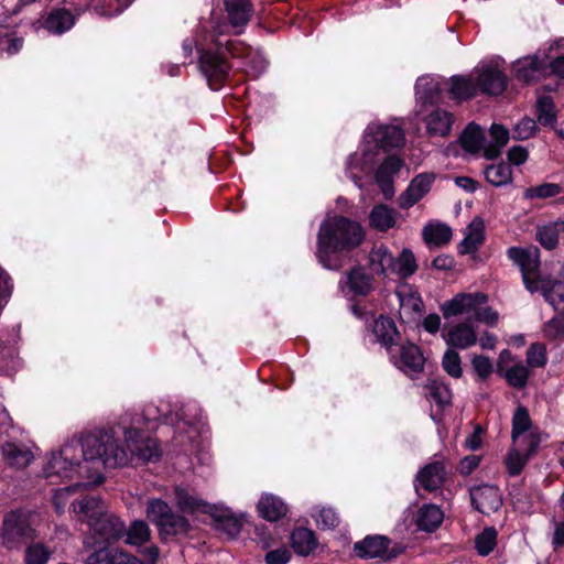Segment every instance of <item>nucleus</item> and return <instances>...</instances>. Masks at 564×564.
<instances>
[{"instance_id":"obj_56","label":"nucleus","mask_w":564,"mask_h":564,"mask_svg":"<svg viewBox=\"0 0 564 564\" xmlns=\"http://www.w3.org/2000/svg\"><path fill=\"white\" fill-rule=\"evenodd\" d=\"M471 365L480 380H487L492 373V362L487 356L476 355L471 360Z\"/></svg>"},{"instance_id":"obj_28","label":"nucleus","mask_w":564,"mask_h":564,"mask_svg":"<svg viewBox=\"0 0 564 564\" xmlns=\"http://www.w3.org/2000/svg\"><path fill=\"white\" fill-rule=\"evenodd\" d=\"M257 510L261 518L269 522H275L284 518L288 507L284 501L274 495H263L257 503Z\"/></svg>"},{"instance_id":"obj_15","label":"nucleus","mask_w":564,"mask_h":564,"mask_svg":"<svg viewBox=\"0 0 564 564\" xmlns=\"http://www.w3.org/2000/svg\"><path fill=\"white\" fill-rule=\"evenodd\" d=\"M209 517L213 520L214 528L226 534L228 540H236L243 525V514H236L229 508H219L214 506Z\"/></svg>"},{"instance_id":"obj_49","label":"nucleus","mask_w":564,"mask_h":564,"mask_svg":"<svg viewBox=\"0 0 564 564\" xmlns=\"http://www.w3.org/2000/svg\"><path fill=\"white\" fill-rule=\"evenodd\" d=\"M527 364L531 368H543L547 364V350L543 343L536 341L527 350Z\"/></svg>"},{"instance_id":"obj_19","label":"nucleus","mask_w":564,"mask_h":564,"mask_svg":"<svg viewBox=\"0 0 564 564\" xmlns=\"http://www.w3.org/2000/svg\"><path fill=\"white\" fill-rule=\"evenodd\" d=\"M416 481L429 492L441 489L446 481V468L444 463L435 460L426 464L419 470Z\"/></svg>"},{"instance_id":"obj_61","label":"nucleus","mask_w":564,"mask_h":564,"mask_svg":"<svg viewBox=\"0 0 564 564\" xmlns=\"http://www.w3.org/2000/svg\"><path fill=\"white\" fill-rule=\"evenodd\" d=\"M507 158L510 164L520 166L527 162L529 152L524 147L513 145L507 152Z\"/></svg>"},{"instance_id":"obj_4","label":"nucleus","mask_w":564,"mask_h":564,"mask_svg":"<svg viewBox=\"0 0 564 564\" xmlns=\"http://www.w3.org/2000/svg\"><path fill=\"white\" fill-rule=\"evenodd\" d=\"M147 517L158 528L162 543L180 542L192 538L194 527L189 520L174 512L170 505L160 498L149 500Z\"/></svg>"},{"instance_id":"obj_47","label":"nucleus","mask_w":564,"mask_h":564,"mask_svg":"<svg viewBox=\"0 0 564 564\" xmlns=\"http://www.w3.org/2000/svg\"><path fill=\"white\" fill-rule=\"evenodd\" d=\"M133 0H99L94 11L99 17L112 18L122 13Z\"/></svg>"},{"instance_id":"obj_22","label":"nucleus","mask_w":564,"mask_h":564,"mask_svg":"<svg viewBox=\"0 0 564 564\" xmlns=\"http://www.w3.org/2000/svg\"><path fill=\"white\" fill-rule=\"evenodd\" d=\"M2 455L6 464L15 469L26 468L34 459L32 451L26 445L14 442L2 445Z\"/></svg>"},{"instance_id":"obj_44","label":"nucleus","mask_w":564,"mask_h":564,"mask_svg":"<svg viewBox=\"0 0 564 564\" xmlns=\"http://www.w3.org/2000/svg\"><path fill=\"white\" fill-rule=\"evenodd\" d=\"M563 192V187L556 183H541L535 186H530L523 192V199H546L557 196Z\"/></svg>"},{"instance_id":"obj_20","label":"nucleus","mask_w":564,"mask_h":564,"mask_svg":"<svg viewBox=\"0 0 564 564\" xmlns=\"http://www.w3.org/2000/svg\"><path fill=\"white\" fill-rule=\"evenodd\" d=\"M507 256L519 267L521 275L539 273L541 262L538 248L530 250L521 247H510L507 250Z\"/></svg>"},{"instance_id":"obj_57","label":"nucleus","mask_w":564,"mask_h":564,"mask_svg":"<svg viewBox=\"0 0 564 564\" xmlns=\"http://www.w3.org/2000/svg\"><path fill=\"white\" fill-rule=\"evenodd\" d=\"M13 291V282L7 271L0 267V308L9 301Z\"/></svg>"},{"instance_id":"obj_43","label":"nucleus","mask_w":564,"mask_h":564,"mask_svg":"<svg viewBox=\"0 0 564 564\" xmlns=\"http://www.w3.org/2000/svg\"><path fill=\"white\" fill-rule=\"evenodd\" d=\"M124 535L127 544L141 546L150 540L151 530L144 520H134L126 528Z\"/></svg>"},{"instance_id":"obj_13","label":"nucleus","mask_w":564,"mask_h":564,"mask_svg":"<svg viewBox=\"0 0 564 564\" xmlns=\"http://www.w3.org/2000/svg\"><path fill=\"white\" fill-rule=\"evenodd\" d=\"M89 524L98 539L105 543H111L120 540L126 532L123 521L115 514L101 512L90 521Z\"/></svg>"},{"instance_id":"obj_48","label":"nucleus","mask_w":564,"mask_h":564,"mask_svg":"<svg viewBox=\"0 0 564 564\" xmlns=\"http://www.w3.org/2000/svg\"><path fill=\"white\" fill-rule=\"evenodd\" d=\"M530 372L522 364L510 367L503 375L507 383L514 389H523L528 384Z\"/></svg>"},{"instance_id":"obj_50","label":"nucleus","mask_w":564,"mask_h":564,"mask_svg":"<svg viewBox=\"0 0 564 564\" xmlns=\"http://www.w3.org/2000/svg\"><path fill=\"white\" fill-rule=\"evenodd\" d=\"M442 367L452 378L459 379L463 376L462 359L459 354L454 349H447L444 352Z\"/></svg>"},{"instance_id":"obj_9","label":"nucleus","mask_w":564,"mask_h":564,"mask_svg":"<svg viewBox=\"0 0 564 564\" xmlns=\"http://www.w3.org/2000/svg\"><path fill=\"white\" fill-rule=\"evenodd\" d=\"M34 529L29 521L15 512H11L3 520L1 532L2 544L7 550H18L28 539H33Z\"/></svg>"},{"instance_id":"obj_10","label":"nucleus","mask_w":564,"mask_h":564,"mask_svg":"<svg viewBox=\"0 0 564 564\" xmlns=\"http://www.w3.org/2000/svg\"><path fill=\"white\" fill-rule=\"evenodd\" d=\"M471 506L481 513L496 512L502 506V496L496 485L481 484L469 489Z\"/></svg>"},{"instance_id":"obj_11","label":"nucleus","mask_w":564,"mask_h":564,"mask_svg":"<svg viewBox=\"0 0 564 564\" xmlns=\"http://www.w3.org/2000/svg\"><path fill=\"white\" fill-rule=\"evenodd\" d=\"M477 89L488 96H500L508 87L507 75L492 65H485L475 78Z\"/></svg>"},{"instance_id":"obj_26","label":"nucleus","mask_w":564,"mask_h":564,"mask_svg":"<svg viewBox=\"0 0 564 564\" xmlns=\"http://www.w3.org/2000/svg\"><path fill=\"white\" fill-rule=\"evenodd\" d=\"M175 499L177 508L182 513L195 514H208L212 512L215 505H210L207 501L196 498L188 494L185 488H175Z\"/></svg>"},{"instance_id":"obj_39","label":"nucleus","mask_w":564,"mask_h":564,"mask_svg":"<svg viewBox=\"0 0 564 564\" xmlns=\"http://www.w3.org/2000/svg\"><path fill=\"white\" fill-rule=\"evenodd\" d=\"M417 270L416 260L411 249L404 248L399 257H394L391 274H397L401 279H408Z\"/></svg>"},{"instance_id":"obj_32","label":"nucleus","mask_w":564,"mask_h":564,"mask_svg":"<svg viewBox=\"0 0 564 564\" xmlns=\"http://www.w3.org/2000/svg\"><path fill=\"white\" fill-rule=\"evenodd\" d=\"M290 540L294 552L302 556L310 555L318 545L315 532L304 527L295 528Z\"/></svg>"},{"instance_id":"obj_7","label":"nucleus","mask_w":564,"mask_h":564,"mask_svg":"<svg viewBox=\"0 0 564 564\" xmlns=\"http://www.w3.org/2000/svg\"><path fill=\"white\" fill-rule=\"evenodd\" d=\"M224 4L227 21L216 18L213 12L210 33L225 36L229 33L230 29H236V33H240V29L245 28L252 17L253 6L251 0H225Z\"/></svg>"},{"instance_id":"obj_25","label":"nucleus","mask_w":564,"mask_h":564,"mask_svg":"<svg viewBox=\"0 0 564 564\" xmlns=\"http://www.w3.org/2000/svg\"><path fill=\"white\" fill-rule=\"evenodd\" d=\"M425 397L435 402L440 410L452 405V389L441 378H429L423 386Z\"/></svg>"},{"instance_id":"obj_5","label":"nucleus","mask_w":564,"mask_h":564,"mask_svg":"<svg viewBox=\"0 0 564 564\" xmlns=\"http://www.w3.org/2000/svg\"><path fill=\"white\" fill-rule=\"evenodd\" d=\"M354 554L361 560H379L380 562L388 563L406 550L402 542L392 544V540L382 534H368L362 540L354 543Z\"/></svg>"},{"instance_id":"obj_51","label":"nucleus","mask_w":564,"mask_h":564,"mask_svg":"<svg viewBox=\"0 0 564 564\" xmlns=\"http://www.w3.org/2000/svg\"><path fill=\"white\" fill-rule=\"evenodd\" d=\"M52 552L43 543H32L25 549V564H46Z\"/></svg>"},{"instance_id":"obj_18","label":"nucleus","mask_w":564,"mask_h":564,"mask_svg":"<svg viewBox=\"0 0 564 564\" xmlns=\"http://www.w3.org/2000/svg\"><path fill=\"white\" fill-rule=\"evenodd\" d=\"M527 449L524 454H520L517 449L510 451L505 459L509 476L516 477L521 474L527 462L538 452L541 437L538 433L530 432L527 437Z\"/></svg>"},{"instance_id":"obj_58","label":"nucleus","mask_w":564,"mask_h":564,"mask_svg":"<svg viewBox=\"0 0 564 564\" xmlns=\"http://www.w3.org/2000/svg\"><path fill=\"white\" fill-rule=\"evenodd\" d=\"M316 522L323 530L335 529L339 525V518L333 508H323Z\"/></svg>"},{"instance_id":"obj_29","label":"nucleus","mask_w":564,"mask_h":564,"mask_svg":"<svg viewBox=\"0 0 564 564\" xmlns=\"http://www.w3.org/2000/svg\"><path fill=\"white\" fill-rule=\"evenodd\" d=\"M76 17L66 8H53L44 20V28L53 34H63L70 30Z\"/></svg>"},{"instance_id":"obj_33","label":"nucleus","mask_w":564,"mask_h":564,"mask_svg":"<svg viewBox=\"0 0 564 564\" xmlns=\"http://www.w3.org/2000/svg\"><path fill=\"white\" fill-rule=\"evenodd\" d=\"M415 95L423 105H437L442 99V88L440 84L430 77H421L415 84Z\"/></svg>"},{"instance_id":"obj_53","label":"nucleus","mask_w":564,"mask_h":564,"mask_svg":"<svg viewBox=\"0 0 564 564\" xmlns=\"http://www.w3.org/2000/svg\"><path fill=\"white\" fill-rule=\"evenodd\" d=\"M468 305L464 301V293L457 294L454 299L445 302L442 306V313L445 318H449L452 316H457L462 313L469 312Z\"/></svg>"},{"instance_id":"obj_37","label":"nucleus","mask_w":564,"mask_h":564,"mask_svg":"<svg viewBox=\"0 0 564 564\" xmlns=\"http://www.w3.org/2000/svg\"><path fill=\"white\" fill-rule=\"evenodd\" d=\"M538 122L546 128L555 129L557 110L551 96H540L535 104Z\"/></svg>"},{"instance_id":"obj_59","label":"nucleus","mask_w":564,"mask_h":564,"mask_svg":"<svg viewBox=\"0 0 564 564\" xmlns=\"http://www.w3.org/2000/svg\"><path fill=\"white\" fill-rule=\"evenodd\" d=\"M291 557L292 553L286 547H279L267 552L264 562L265 564H288Z\"/></svg>"},{"instance_id":"obj_38","label":"nucleus","mask_w":564,"mask_h":564,"mask_svg":"<svg viewBox=\"0 0 564 564\" xmlns=\"http://www.w3.org/2000/svg\"><path fill=\"white\" fill-rule=\"evenodd\" d=\"M561 232H564V220L557 219L538 228L536 240L544 249L554 250L558 246V236Z\"/></svg>"},{"instance_id":"obj_1","label":"nucleus","mask_w":564,"mask_h":564,"mask_svg":"<svg viewBox=\"0 0 564 564\" xmlns=\"http://www.w3.org/2000/svg\"><path fill=\"white\" fill-rule=\"evenodd\" d=\"M141 426H155L148 412L134 414L130 424L122 420L116 426L82 434L67 442L58 455H53L47 468L57 475L68 477L83 462L108 468L126 466L137 458L143 463L159 462L162 451L156 438L147 435Z\"/></svg>"},{"instance_id":"obj_41","label":"nucleus","mask_w":564,"mask_h":564,"mask_svg":"<svg viewBox=\"0 0 564 564\" xmlns=\"http://www.w3.org/2000/svg\"><path fill=\"white\" fill-rule=\"evenodd\" d=\"M486 181L496 187H501L512 181V170L508 163L487 165L484 171Z\"/></svg>"},{"instance_id":"obj_14","label":"nucleus","mask_w":564,"mask_h":564,"mask_svg":"<svg viewBox=\"0 0 564 564\" xmlns=\"http://www.w3.org/2000/svg\"><path fill=\"white\" fill-rule=\"evenodd\" d=\"M512 69L518 82L530 85L545 76L547 73V63L536 55L527 56L516 61L512 65Z\"/></svg>"},{"instance_id":"obj_8","label":"nucleus","mask_w":564,"mask_h":564,"mask_svg":"<svg viewBox=\"0 0 564 564\" xmlns=\"http://www.w3.org/2000/svg\"><path fill=\"white\" fill-rule=\"evenodd\" d=\"M397 346L398 349L392 347L391 351H388L393 366L409 377L423 372L425 358L421 348L409 340L402 344L399 343Z\"/></svg>"},{"instance_id":"obj_46","label":"nucleus","mask_w":564,"mask_h":564,"mask_svg":"<svg viewBox=\"0 0 564 564\" xmlns=\"http://www.w3.org/2000/svg\"><path fill=\"white\" fill-rule=\"evenodd\" d=\"M532 426L529 410L524 405H518L512 416L511 437L516 442L519 436L529 432Z\"/></svg>"},{"instance_id":"obj_63","label":"nucleus","mask_w":564,"mask_h":564,"mask_svg":"<svg viewBox=\"0 0 564 564\" xmlns=\"http://www.w3.org/2000/svg\"><path fill=\"white\" fill-rule=\"evenodd\" d=\"M480 464V457L476 455H469L464 457L459 463V474L463 476L470 475Z\"/></svg>"},{"instance_id":"obj_16","label":"nucleus","mask_w":564,"mask_h":564,"mask_svg":"<svg viewBox=\"0 0 564 564\" xmlns=\"http://www.w3.org/2000/svg\"><path fill=\"white\" fill-rule=\"evenodd\" d=\"M404 165V161L398 154H388L378 166L375 180L386 198H390L394 193L393 177Z\"/></svg>"},{"instance_id":"obj_54","label":"nucleus","mask_w":564,"mask_h":564,"mask_svg":"<svg viewBox=\"0 0 564 564\" xmlns=\"http://www.w3.org/2000/svg\"><path fill=\"white\" fill-rule=\"evenodd\" d=\"M536 121L532 118L524 117L514 129L513 138L516 140H527L532 138L538 132Z\"/></svg>"},{"instance_id":"obj_24","label":"nucleus","mask_w":564,"mask_h":564,"mask_svg":"<svg viewBox=\"0 0 564 564\" xmlns=\"http://www.w3.org/2000/svg\"><path fill=\"white\" fill-rule=\"evenodd\" d=\"M347 285L355 295L367 296L373 290V274L367 273L364 265H354L347 273Z\"/></svg>"},{"instance_id":"obj_42","label":"nucleus","mask_w":564,"mask_h":564,"mask_svg":"<svg viewBox=\"0 0 564 564\" xmlns=\"http://www.w3.org/2000/svg\"><path fill=\"white\" fill-rule=\"evenodd\" d=\"M452 229L446 224L427 225L423 229V239L427 245L442 247L452 239Z\"/></svg>"},{"instance_id":"obj_23","label":"nucleus","mask_w":564,"mask_h":564,"mask_svg":"<svg viewBox=\"0 0 564 564\" xmlns=\"http://www.w3.org/2000/svg\"><path fill=\"white\" fill-rule=\"evenodd\" d=\"M443 337L448 346L459 349H466L477 343L476 332L469 323L454 325Z\"/></svg>"},{"instance_id":"obj_62","label":"nucleus","mask_w":564,"mask_h":564,"mask_svg":"<svg viewBox=\"0 0 564 564\" xmlns=\"http://www.w3.org/2000/svg\"><path fill=\"white\" fill-rule=\"evenodd\" d=\"M490 137L492 142L498 143L500 147H505L510 139L509 130L499 123H492L489 129Z\"/></svg>"},{"instance_id":"obj_27","label":"nucleus","mask_w":564,"mask_h":564,"mask_svg":"<svg viewBox=\"0 0 564 564\" xmlns=\"http://www.w3.org/2000/svg\"><path fill=\"white\" fill-rule=\"evenodd\" d=\"M541 294L556 313H564V281L555 278L541 279Z\"/></svg>"},{"instance_id":"obj_6","label":"nucleus","mask_w":564,"mask_h":564,"mask_svg":"<svg viewBox=\"0 0 564 564\" xmlns=\"http://www.w3.org/2000/svg\"><path fill=\"white\" fill-rule=\"evenodd\" d=\"M367 145L362 150V163L369 164L375 162L376 150L390 152L393 149H400L405 143V134L401 127L393 124H378L375 128L367 129Z\"/></svg>"},{"instance_id":"obj_2","label":"nucleus","mask_w":564,"mask_h":564,"mask_svg":"<svg viewBox=\"0 0 564 564\" xmlns=\"http://www.w3.org/2000/svg\"><path fill=\"white\" fill-rule=\"evenodd\" d=\"M366 239L364 226L347 216L335 215L323 220L316 238L315 257L327 270L338 271L343 258L359 248Z\"/></svg>"},{"instance_id":"obj_34","label":"nucleus","mask_w":564,"mask_h":564,"mask_svg":"<svg viewBox=\"0 0 564 564\" xmlns=\"http://www.w3.org/2000/svg\"><path fill=\"white\" fill-rule=\"evenodd\" d=\"M426 128L430 135L446 137L449 134L454 117L443 109H435L426 117Z\"/></svg>"},{"instance_id":"obj_64","label":"nucleus","mask_w":564,"mask_h":564,"mask_svg":"<svg viewBox=\"0 0 564 564\" xmlns=\"http://www.w3.org/2000/svg\"><path fill=\"white\" fill-rule=\"evenodd\" d=\"M485 430L480 424H477L474 429V432L466 438L465 441V447L470 451H478L481 445V435L484 434Z\"/></svg>"},{"instance_id":"obj_36","label":"nucleus","mask_w":564,"mask_h":564,"mask_svg":"<svg viewBox=\"0 0 564 564\" xmlns=\"http://www.w3.org/2000/svg\"><path fill=\"white\" fill-rule=\"evenodd\" d=\"M369 225L378 231H388L395 225L394 209L384 204L376 205L369 214Z\"/></svg>"},{"instance_id":"obj_12","label":"nucleus","mask_w":564,"mask_h":564,"mask_svg":"<svg viewBox=\"0 0 564 564\" xmlns=\"http://www.w3.org/2000/svg\"><path fill=\"white\" fill-rule=\"evenodd\" d=\"M435 178L434 173L424 172L415 175L399 197L400 208L409 209L419 203L431 191Z\"/></svg>"},{"instance_id":"obj_17","label":"nucleus","mask_w":564,"mask_h":564,"mask_svg":"<svg viewBox=\"0 0 564 564\" xmlns=\"http://www.w3.org/2000/svg\"><path fill=\"white\" fill-rule=\"evenodd\" d=\"M367 328L376 336V341L380 343L387 352L391 351V348L399 345L401 340L395 322L388 315L380 314L368 324Z\"/></svg>"},{"instance_id":"obj_35","label":"nucleus","mask_w":564,"mask_h":564,"mask_svg":"<svg viewBox=\"0 0 564 564\" xmlns=\"http://www.w3.org/2000/svg\"><path fill=\"white\" fill-rule=\"evenodd\" d=\"M484 142V130L475 122L468 123L459 135L460 147L471 154L478 153L482 149Z\"/></svg>"},{"instance_id":"obj_3","label":"nucleus","mask_w":564,"mask_h":564,"mask_svg":"<svg viewBox=\"0 0 564 564\" xmlns=\"http://www.w3.org/2000/svg\"><path fill=\"white\" fill-rule=\"evenodd\" d=\"M210 41L206 47H197L198 69L205 77L212 90H220L230 84V72L234 65L231 58L245 57L248 46L242 42L210 33Z\"/></svg>"},{"instance_id":"obj_40","label":"nucleus","mask_w":564,"mask_h":564,"mask_svg":"<svg viewBox=\"0 0 564 564\" xmlns=\"http://www.w3.org/2000/svg\"><path fill=\"white\" fill-rule=\"evenodd\" d=\"M470 232L459 242L457 249L459 254H469L477 251L484 242V223L481 220L476 225L475 220L469 225Z\"/></svg>"},{"instance_id":"obj_21","label":"nucleus","mask_w":564,"mask_h":564,"mask_svg":"<svg viewBox=\"0 0 564 564\" xmlns=\"http://www.w3.org/2000/svg\"><path fill=\"white\" fill-rule=\"evenodd\" d=\"M393 263L394 256L386 245L372 247L368 256V268L372 274L388 276L391 274Z\"/></svg>"},{"instance_id":"obj_31","label":"nucleus","mask_w":564,"mask_h":564,"mask_svg":"<svg viewBox=\"0 0 564 564\" xmlns=\"http://www.w3.org/2000/svg\"><path fill=\"white\" fill-rule=\"evenodd\" d=\"M444 513L442 509L434 503H424L416 513L415 524L419 530L434 532L442 524Z\"/></svg>"},{"instance_id":"obj_52","label":"nucleus","mask_w":564,"mask_h":564,"mask_svg":"<svg viewBox=\"0 0 564 564\" xmlns=\"http://www.w3.org/2000/svg\"><path fill=\"white\" fill-rule=\"evenodd\" d=\"M97 562L98 564H145L144 561L124 550H117L102 558L98 556Z\"/></svg>"},{"instance_id":"obj_30","label":"nucleus","mask_w":564,"mask_h":564,"mask_svg":"<svg viewBox=\"0 0 564 564\" xmlns=\"http://www.w3.org/2000/svg\"><path fill=\"white\" fill-rule=\"evenodd\" d=\"M449 82V98L457 102L470 100L477 95V85L471 76L454 75Z\"/></svg>"},{"instance_id":"obj_55","label":"nucleus","mask_w":564,"mask_h":564,"mask_svg":"<svg viewBox=\"0 0 564 564\" xmlns=\"http://www.w3.org/2000/svg\"><path fill=\"white\" fill-rule=\"evenodd\" d=\"M100 499L96 497H85L77 505V511L93 521L101 511H98Z\"/></svg>"},{"instance_id":"obj_45","label":"nucleus","mask_w":564,"mask_h":564,"mask_svg":"<svg viewBox=\"0 0 564 564\" xmlns=\"http://www.w3.org/2000/svg\"><path fill=\"white\" fill-rule=\"evenodd\" d=\"M498 531L495 527H486L475 538V550L481 556L489 555L497 545Z\"/></svg>"},{"instance_id":"obj_60","label":"nucleus","mask_w":564,"mask_h":564,"mask_svg":"<svg viewBox=\"0 0 564 564\" xmlns=\"http://www.w3.org/2000/svg\"><path fill=\"white\" fill-rule=\"evenodd\" d=\"M475 317L478 322L484 323L490 327L497 325L499 314L490 306L478 307L475 312Z\"/></svg>"}]
</instances>
